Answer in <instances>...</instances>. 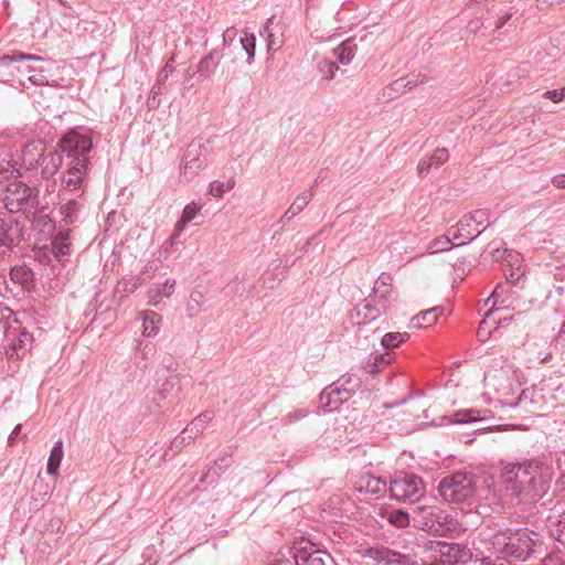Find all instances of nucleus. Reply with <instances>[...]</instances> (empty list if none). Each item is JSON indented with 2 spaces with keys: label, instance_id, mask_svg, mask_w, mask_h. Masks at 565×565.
I'll use <instances>...</instances> for the list:
<instances>
[{
  "label": "nucleus",
  "instance_id": "nucleus-1",
  "mask_svg": "<svg viewBox=\"0 0 565 565\" xmlns=\"http://www.w3.org/2000/svg\"><path fill=\"white\" fill-rule=\"evenodd\" d=\"M500 477L504 494L513 503L535 502L550 489L551 473L537 460L508 462Z\"/></svg>",
  "mask_w": 565,
  "mask_h": 565
},
{
  "label": "nucleus",
  "instance_id": "nucleus-2",
  "mask_svg": "<svg viewBox=\"0 0 565 565\" xmlns=\"http://www.w3.org/2000/svg\"><path fill=\"white\" fill-rule=\"evenodd\" d=\"M492 547L497 553L504 554L520 562H526L545 550L540 533L527 529H500L492 535Z\"/></svg>",
  "mask_w": 565,
  "mask_h": 565
},
{
  "label": "nucleus",
  "instance_id": "nucleus-3",
  "mask_svg": "<svg viewBox=\"0 0 565 565\" xmlns=\"http://www.w3.org/2000/svg\"><path fill=\"white\" fill-rule=\"evenodd\" d=\"M438 492L443 500L448 503L467 502L476 493V477L463 471L450 473L439 481Z\"/></svg>",
  "mask_w": 565,
  "mask_h": 565
},
{
  "label": "nucleus",
  "instance_id": "nucleus-4",
  "mask_svg": "<svg viewBox=\"0 0 565 565\" xmlns=\"http://www.w3.org/2000/svg\"><path fill=\"white\" fill-rule=\"evenodd\" d=\"M93 147L92 138L87 135L72 130L63 136L58 142V149L63 154V171H70L72 166L84 167L88 163V153Z\"/></svg>",
  "mask_w": 565,
  "mask_h": 565
},
{
  "label": "nucleus",
  "instance_id": "nucleus-5",
  "mask_svg": "<svg viewBox=\"0 0 565 565\" xmlns=\"http://www.w3.org/2000/svg\"><path fill=\"white\" fill-rule=\"evenodd\" d=\"M387 280L390 277L382 274L374 284L373 294L354 308L356 316L362 318L358 324L373 321L386 311L392 292Z\"/></svg>",
  "mask_w": 565,
  "mask_h": 565
},
{
  "label": "nucleus",
  "instance_id": "nucleus-6",
  "mask_svg": "<svg viewBox=\"0 0 565 565\" xmlns=\"http://www.w3.org/2000/svg\"><path fill=\"white\" fill-rule=\"evenodd\" d=\"M1 200L10 213L34 214V209L39 203L38 190L14 180L7 184Z\"/></svg>",
  "mask_w": 565,
  "mask_h": 565
},
{
  "label": "nucleus",
  "instance_id": "nucleus-7",
  "mask_svg": "<svg viewBox=\"0 0 565 565\" xmlns=\"http://www.w3.org/2000/svg\"><path fill=\"white\" fill-rule=\"evenodd\" d=\"M388 490L393 499L415 503L425 494V484L416 475L399 473L391 480Z\"/></svg>",
  "mask_w": 565,
  "mask_h": 565
},
{
  "label": "nucleus",
  "instance_id": "nucleus-8",
  "mask_svg": "<svg viewBox=\"0 0 565 565\" xmlns=\"http://www.w3.org/2000/svg\"><path fill=\"white\" fill-rule=\"evenodd\" d=\"M207 157L206 147L200 141H192L183 156V163L180 168V177L186 182L194 179L205 167Z\"/></svg>",
  "mask_w": 565,
  "mask_h": 565
},
{
  "label": "nucleus",
  "instance_id": "nucleus-9",
  "mask_svg": "<svg viewBox=\"0 0 565 565\" xmlns=\"http://www.w3.org/2000/svg\"><path fill=\"white\" fill-rule=\"evenodd\" d=\"M181 381L177 376L168 377L152 396V403L159 412L168 413L175 408L181 401Z\"/></svg>",
  "mask_w": 565,
  "mask_h": 565
},
{
  "label": "nucleus",
  "instance_id": "nucleus-10",
  "mask_svg": "<svg viewBox=\"0 0 565 565\" xmlns=\"http://www.w3.org/2000/svg\"><path fill=\"white\" fill-rule=\"evenodd\" d=\"M1 62H15L19 63L17 71L21 75L28 76V79L36 85H43L47 83V77L44 74L43 70H39L36 67L28 64L29 62H42L43 57L33 54H26L22 52H13L12 54L3 55L0 58Z\"/></svg>",
  "mask_w": 565,
  "mask_h": 565
},
{
  "label": "nucleus",
  "instance_id": "nucleus-11",
  "mask_svg": "<svg viewBox=\"0 0 565 565\" xmlns=\"http://www.w3.org/2000/svg\"><path fill=\"white\" fill-rule=\"evenodd\" d=\"M433 550L439 553L440 557L450 564L467 563L472 558L471 550L463 544L454 542H435Z\"/></svg>",
  "mask_w": 565,
  "mask_h": 565
},
{
  "label": "nucleus",
  "instance_id": "nucleus-12",
  "mask_svg": "<svg viewBox=\"0 0 565 565\" xmlns=\"http://www.w3.org/2000/svg\"><path fill=\"white\" fill-rule=\"evenodd\" d=\"M23 237V232L18 222L0 218V255H9L12 247L18 245Z\"/></svg>",
  "mask_w": 565,
  "mask_h": 565
},
{
  "label": "nucleus",
  "instance_id": "nucleus-13",
  "mask_svg": "<svg viewBox=\"0 0 565 565\" xmlns=\"http://www.w3.org/2000/svg\"><path fill=\"white\" fill-rule=\"evenodd\" d=\"M71 233L70 228H63L58 230L52 237V253L60 263H64L71 255Z\"/></svg>",
  "mask_w": 565,
  "mask_h": 565
},
{
  "label": "nucleus",
  "instance_id": "nucleus-14",
  "mask_svg": "<svg viewBox=\"0 0 565 565\" xmlns=\"http://www.w3.org/2000/svg\"><path fill=\"white\" fill-rule=\"evenodd\" d=\"M449 159V153L446 148H437L429 156L424 157L417 164V172L419 175L427 174L430 169L439 168Z\"/></svg>",
  "mask_w": 565,
  "mask_h": 565
},
{
  "label": "nucleus",
  "instance_id": "nucleus-15",
  "mask_svg": "<svg viewBox=\"0 0 565 565\" xmlns=\"http://www.w3.org/2000/svg\"><path fill=\"white\" fill-rule=\"evenodd\" d=\"M489 211L477 210L469 215H465L457 224L459 235H472V232L468 230L470 225H483V230L489 225Z\"/></svg>",
  "mask_w": 565,
  "mask_h": 565
},
{
  "label": "nucleus",
  "instance_id": "nucleus-16",
  "mask_svg": "<svg viewBox=\"0 0 565 565\" xmlns=\"http://www.w3.org/2000/svg\"><path fill=\"white\" fill-rule=\"evenodd\" d=\"M86 172L87 163H84V167L72 166L70 171H63L61 175L62 188L67 191H75L79 189Z\"/></svg>",
  "mask_w": 565,
  "mask_h": 565
},
{
  "label": "nucleus",
  "instance_id": "nucleus-17",
  "mask_svg": "<svg viewBox=\"0 0 565 565\" xmlns=\"http://www.w3.org/2000/svg\"><path fill=\"white\" fill-rule=\"evenodd\" d=\"M349 398H344L337 385H329L320 394V405L324 412L337 411Z\"/></svg>",
  "mask_w": 565,
  "mask_h": 565
},
{
  "label": "nucleus",
  "instance_id": "nucleus-18",
  "mask_svg": "<svg viewBox=\"0 0 565 565\" xmlns=\"http://www.w3.org/2000/svg\"><path fill=\"white\" fill-rule=\"evenodd\" d=\"M481 414L482 413L477 409H460L451 416L449 422L454 424H475L476 431L487 430L489 427L483 426L486 416Z\"/></svg>",
  "mask_w": 565,
  "mask_h": 565
},
{
  "label": "nucleus",
  "instance_id": "nucleus-19",
  "mask_svg": "<svg viewBox=\"0 0 565 565\" xmlns=\"http://www.w3.org/2000/svg\"><path fill=\"white\" fill-rule=\"evenodd\" d=\"M175 279H167L163 284L153 285L147 292L148 302L151 306H158L164 298L172 296L175 289Z\"/></svg>",
  "mask_w": 565,
  "mask_h": 565
},
{
  "label": "nucleus",
  "instance_id": "nucleus-20",
  "mask_svg": "<svg viewBox=\"0 0 565 565\" xmlns=\"http://www.w3.org/2000/svg\"><path fill=\"white\" fill-rule=\"evenodd\" d=\"M365 555L377 563H385L387 565L401 563L403 558V555L401 553H397L384 546L369 547L365 551Z\"/></svg>",
  "mask_w": 565,
  "mask_h": 565
},
{
  "label": "nucleus",
  "instance_id": "nucleus-21",
  "mask_svg": "<svg viewBox=\"0 0 565 565\" xmlns=\"http://www.w3.org/2000/svg\"><path fill=\"white\" fill-rule=\"evenodd\" d=\"M387 489L386 481L381 477L365 473L359 480V490L366 493L382 495L386 493Z\"/></svg>",
  "mask_w": 565,
  "mask_h": 565
},
{
  "label": "nucleus",
  "instance_id": "nucleus-22",
  "mask_svg": "<svg viewBox=\"0 0 565 565\" xmlns=\"http://www.w3.org/2000/svg\"><path fill=\"white\" fill-rule=\"evenodd\" d=\"M42 174L45 178H50L54 175L61 167H63V154L62 150L58 151H42V160H41Z\"/></svg>",
  "mask_w": 565,
  "mask_h": 565
},
{
  "label": "nucleus",
  "instance_id": "nucleus-23",
  "mask_svg": "<svg viewBox=\"0 0 565 565\" xmlns=\"http://www.w3.org/2000/svg\"><path fill=\"white\" fill-rule=\"evenodd\" d=\"M140 318L142 320V335L148 338L157 335L162 322L161 316L156 311L145 310L140 312Z\"/></svg>",
  "mask_w": 565,
  "mask_h": 565
},
{
  "label": "nucleus",
  "instance_id": "nucleus-24",
  "mask_svg": "<svg viewBox=\"0 0 565 565\" xmlns=\"http://www.w3.org/2000/svg\"><path fill=\"white\" fill-rule=\"evenodd\" d=\"M295 559L297 565H327L331 561V556L320 550L313 552L303 550L295 556Z\"/></svg>",
  "mask_w": 565,
  "mask_h": 565
},
{
  "label": "nucleus",
  "instance_id": "nucleus-25",
  "mask_svg": "<svg viewBox=\"0 0 565 565\" xmlns=\"http://www.w3.org/2000/svg\"><path fill=\"white\" fill-rule=\"evenodd\" d=\"M44 150V146L36 142L29 143L23 148L22 160L28 169H34L41 164L42 151Z\"/></svg>",
  "mask_w": 565,
  "mask_h": 565
},
{
  "label": "nucleus",
  "instance_id": "nucleus-26",
  "mask_svg": "<svg viewBox=\"0 0 565 565\" xmlns=\"http://www.w3.org/2000/svg\"><path fill=\"white\" fill-rule=\"evenodd\" d=\"M332 385L338 386L344 398H350L359 391L361 379L354 374H344L337 382L332 383Z\"/></svg>",
  "mask_w": 565,
  "mask_h": 565
},
{
  "label": "nucleus",
  "instance_id": "nucleus-27",
  "mask_svg": "<svg viewBox=\"0 0 565 565\" xmlns=\"http://www.w3.org/2000/svg\"><path fill=\"white\" fill-rule=\"evenodd\" d=\"M221 57L222 55L216 50H212L207 55L202 57L198 65L200 76L210 78L214 74Z\"/></svg>",
  "mask_w": 565,
  "mask_h": 565
},
{
  "label": "nucleus",
  "instance_id": "nucleus-28",
  "mask_svg": "<svg viewBox=\"0 0 565 565\" xmlns=\"http://www.w3.org/2000/svg\"><path fill=\"white\" fill-rule=\"evenodd\" d=\"M312 199V191L307 190L302 192L300 195H298L292 204L289 206V209L286 211V213L281 216L280 223H285L289 221L290 218L298 215L311 201Z\"/></svg>",
  "mask_w": 565,
  "mask_h": 565
},
{
  "label": "nucleus",
  "instance_id": "nucleus-29",
  "mask_svg": "<svg viewBox=\"0 0 565 565\" xmlns=\"http://www.w3.org/2000/svg\"><path fill=\"white\" fill-rule=\"evenodd\" d=\"M381 515L395 527L404 529L409 525L411 513L402 509H387Z\"/></svg>",
  "mask_w": 565,
  "mask_h": 565
},
{
  "label": "nucleus",
  "instance_id": "nucleus-30",
  "mask_svg": "<svg viewBox=\"0 0 565 565\" xmlns=\"http://www.w3.org/2000/svg\"><path fill=\"white\" fill-rule=\"evenodd\" d=\"M391 363V356L386 353H372L363 362V369L370 374H376Z\"/></svg>",
  "mask_w": 565,
  "mask_h": 565
},
{
  "label": "nucleus",
  "instance_id": "nucleus-31",
  "mask_svg": "<svg viewBox=\"0 0 565 565\" xmlns=\"http://www.w3.org/2000/svg\"><path fill=\"white\" fill-rule=\"evenodd\" d=\"M444 308L436 306L434 308L424 310L412 319L413 326L416 328L428 327L437 322L438 317L443 313Z\"/></svg>",
  "mask_w": 565,
  "mask_h": 565
},
{
  "label": "nucleus",
  "instance_id": "nucleus-32",
  "mask_svg": "<svg viewBox=\"0 0 565 565\" xmlns=\"http://www.w3.org/2000/svg\"><path fill=\"white\" fill-rule=\"evenodd\" d=\"M64 202L60 204L58 212L65 224H73L78 217L81 209L79 203L75 199H62Z\"/></svg>",
  "mask_w": 565,
  "mask_h": 565
},
{
  "label": "nucleus",
  "instance_id": "nucleus-33",
  "mask_svg": "<svg viewBox=\"0 0 565 565\" xmlns=\"http://www.w3.org/2000/svg\"><path fill=\"white\" fill-rule=\"evenodd\" d=\"M427 82V77L424 74H409L405 77H401L396 79L391 89L395 92H401L403 89H412L418 85L425 84Z\"/></svg>",
  "mask_w": 565,
  "mask_h": 565
},
{
  "label": "nucleus",
  "instance_id": "nucleus-34",
  "mask_svg": "<svg viewBox=\"0 0 565 565\" xmlns=\"http://www.w3.org/2000/svg\"><path fill=\"white\" fill-rule=\"evenodd\" d=\"M337 60L347 65L351 63L356 53V45L352 39H348L333 50Z\"/></svg>",
  "mask_w": 565,
  "mask_h": 565
},
{
  "label": "nucleus",
  "instance_id": "nucleus-35",
  "mask_svg": "<svg viewBox=\"0 0 565 565\" xmlns=\"http://www.w3.org/2000/svg\"><path fill=\"white\" fill-rule=\"evenodd\" d=\"M64 452H63V441L58 439L50 454L49 460H47V473L51 476H57L60 465L63 460Z\"/></svg>",
  "mask_w": 565,
  "mask_h": 565
},
{
  "label": "nucleus",
  "instance_id": "nucleus-36",
  "mask_svg": "<svg viewBox=\"0 0 565 565\" xmlns=\"http://www.w3.org/2000/svg\"><path fill=\"white\" fill-rule=\"evenodd\" d=\"M202 210V205L195 202H191L185 205L181 217L178 221V230L185 227Z\"/></svg>",
  "mask_w": 565,
  "mask_h": 565
},
{
  "label": "nucleus",
  "instance_id": "nucleus-37",
  "mask_svg": "<svg viewBox=\"0 0 565 565\" xmlns=\"http://www.w3.org/2000/svg\"><path fill=\"white\" fill-rule=\"evenodd\" d=\"M11 280L22 286H26L33 277V273L25 266L13 267L10 271Z\"/></svg>",
  "mask_w": 565,
  "mask_h": 565
},
{
  "label": "nucleus",
  "instance_id": "nucleus-38",
  "mask_svg": "<svg viewBox=\"0 0 565 565\" xmlns=\"http://www.w3.org/2000/svg\"><path fill=\"white\" fill-rule=\"evenodd\" d=\"M408 337L407 332H388L382 337L381 343L385 349H394L405 342Z\"/></svg>",
  "mask_w": 565,
  "mask_h": 565
},
{
  "label": "nucleus",
  "instance_id": "nucleus-39",
  "mask_svg": "<svg viewBox=\"0 0 565 565\" xmlns=\"http://www.w3.org/2000/svg\"><path fill=\"white\" fill-rule=\"evenodd\" d=\"M235 185L234 179H228L226 182L213 181L210 183L209 193L217 199H221L224 193L231 191Z\"/></svg>",
  "mask_w": 565,
  "mask_h": 565
},
{
  "label": "nucleus",
  "instance_id": "nucleus-40",
  "mask_svg": "<svg viewBox=\"0 0 565 565\" xmlns=\"http://www.w3.org/2000/svg\"><path fill=\"white\" fill-rule=\"evenodd\" d=\"M318 72L321 75V79L331 81L335 76V72L339 70L338 65L333 61L321 60L318 63Z\"/></svg>",
  "mask_w": 565,
  "mask_h": 565
},
{
  "label": "nucleus",
  "instance_id": "nucleus-41",
  "mask_svg": "<svg viewBox=\"0 0 565 565\" xmlns=\"http://www.w3.org/2000/svg\"><path fill=\"white\" fill-rule=\"evenodd\" d=\"M211 419L209 414H202L191 422V424L183 430V434L188 435V438H193V434L198 435L204 428V424Z\"/></svg>",
  "mask_w": 565,
  "mask_h": 565
},
{
  "label": "nucleus",
  "instance_id": "nucleus-42",
  "mask_svg": "<svg viewBox=\"0 0 565 565\" xmlns=\"http://www.w3.org/2000/svg\"><path fill=\"white\" fill-rule=\"evenodd\" d=\"M454 244L451 243L450 238L447 236H439L431 241L428 246L427 250L431 254L449 250Z\"/></svg>",
  "mask_w": 565,
  "mask_h": 565
},
{
  "label": "nucleus",
  "instance_id": "nucleus-43",
  "mask_svg": "<svg viewBox=\"0 0 565 565\" xmlns=\"http://www.w3.org/2000/svg\"><path fill=\"white\" fill-rule=\"evenodd\" d=\"M32 342H33L32 334L25 330H22L19 333L17 340H14L13 348L15 350L19 349L22 351V353H24L31 349Z\"/></svg>",
  "mask_w": 565,
  "mask_h": 565
},
{
  "label": "nucleus",
  "instance_id": "nucleus-44",
  "mask_svg": "<svg viewBox=\"0 0 565 565\" xmlns=\"http://www.w3.org/2000/svg\"><path fill=\"white\" fill-rule=\"evenodd\" d=\"M241 43L246 54L248 55V64H250L255 56L256 38L253 33H245L244 36L241 38Z\"/></svg>",
  "mask_w": 565,
  "mask_h": 565
},
{
  "label": "nucleus",
  "instance_id": "nucleus-45",
  "mask_svg": "<svg viewBox=\"0 0 565 565\" xmlns=\"http://www.w3.org/2000/svg\"><path fill=\"white\" fill-rule=\"evenodd\" d=\"M173 62H174V57L171 56L168 60V62L166 63V65L163 66V68L160 71L158 78H157L158 85L166 83L167 79L169 78L170 74H172V72H173L172 63Z\"/></svg>",
  "mask_w": 565,
  "mask_h": 565
},
{
  "label": "nucleus",
  "instance_id": "nucleus-46",
  "mask_svg": "<svg viewBox=\"0 0 565 565\" xmlns=\"http://www.w3.org/2000/svg\"><path fill=\"white\" fill-rule=\"evenodd\" d=\"M543 565H565V553L554 552L544 557Z\"/></svg>",
  "mask_w": 565,
  "mask_h": 565
},
{
  "label": "nucleus",
  "instance_id": "nucleus-47",
  "mask_svg": "<svg viewBox=\"0 0 565 565\" xmlns=\"http://www.w3.org/2000/svg\"><path fill=\"white\" fill-rule=\"evenodd\" d=\"M492 313V311H489L487 315H486V318L481 321L480 326H479V329H478V332H477V337L480 341H486L487 339H489L490 334H491V331L488 330V319L490 317V315Z\"/></svg>",
  "mask_w": 565,
  "mask_h": 565
},
{
  "label": "nucleus",
  "instance_id": "nucleus-48",
  "mask_svg": "<svg viewBox=\"0 0 565 565\" xmlns=\"http://www.w3.org/2000/svg\"><path fill=\"white\" fill-rule=\"evenodd\" d=\"M308 414H309V412L306 409H298L292 413H289L285 417L284 422H285V424H292V423L297 422L298 419L305 418Z\"/></svg>",
  "mask_w": 565,
  "mask_h": 565
},
{
  "label": "nucleus",
  "instance_id": "nucleus-49",
  "mask_svg": "<svg viewBox=\"0 0 565 565\" xmlns=\"http://www.w3.org/2000/svg\"><path fill=\"white\" fill-rule=\"evenodd\" d=\"M145 284V279L141 275L134 277L130 281L124 284V289L129 292H134L139 286Z\"/></svg>",
  "mask_w": 565,
  "mask_h": 565
},
{
  "label": "nucleus",
  "instance_id": "nucleus-50",
  "mask_svg": "<svg viewBox=\"0 0 565 565\" xmlns=\"http://www.w3.org/2000/svg\"><path fill=\"white\" fill-rule=\"evenodd\" d=\"M264 33L266 34V41H267V49L268 51H276L279 49V45L276 42V39L273 34V32L269 30V26L266 25L264 28Z\"/></svg>",
  "mask_w": 565,
  "mask_h": 565
},
{
  "label": "nucleus",
  "instance_id": "nucleus-51",
  "mask_svg": "<svg viewBox=\"0 0 565 565\" xmlns=\"http://www.w3.org/2000/svg\"><path fill=\"white\" fill-rule=\"evenodd\" d=\"M544 98L552 100L553 103H559L564 100V93L561 89L546 90L543 94Z\"/></svg>",
  "mask_w": 565,
  "mask_h": 565
},
{
  "label": "nucleus",
  "instance_id": "nucleus-52",
  "mask_svg": "<svg viewBox=\"0 0 565 565\" xmlns=\"http://www.w3.org/2000/svg\"><path fill=\"white\" fill-rule=\"evenodd\" d=\"M565 0H536V7L540 10H545L547 8H554L563 4Z\"/></svg>",
  "mask_w": 565,
  "mask_h": 565
},
{
  "label": "nucleus",
  "instance_id": "nucleus-53",
  "mask_svg": "<svg viewBox=\"0 0 565 565\" xmlns=\"http://www.w3.org/2000/svg\"><path fill=\"white\" fill-rule=\"evenodd\" d=\"M511 267H513L514 265H520L521 263V258H520V255L518 253H514L512 250L508 252L507 255H505V259H504Z\"/></svg>",
  "mask_w": 565,
  "mask_h": 565
},
{
  "label": "nucleus",
  "instance_id": "nucleus-54",
  "mask_svg": "<svg viewBox=\"0 0 565 565\" xmlns=\"http://www.w3.org/2000/svg\"><path fill=\"white\" fill-rule=\"evenodd\" d=\"M236 36V31L234 28H228L224 33H223V43L225 46L227 45H231V43L234 41Z\"/></svg>",
  "mask_w": 565,
  "mask_h": 565
},
{
  "label": "nucleus",
  "instance_id": "nucleus-55",
  "mask_svg": "<svg viewBox=\"0 0 565 565\" xmlns=\"http://www.w3.org/2000/svg\"><path fill=\"white\" fill-rule=\"evenodd\" d=\"M551 183L556 189H565V173L556 174L551 179Z\"/></svg>",
  "mask_w": 565,
  "mask_h": 565
},
{
  "label": "nucleus",
  "instance_id": "nucleus-56",
  "mask_svg": "<svg viewBox=\"0 0 565 565\" xmlns=\"http://www.w3.org/2000/svg\"><path fill=\"white\" fill-rule=\"evenodd\" d=\"M468 230H470L472 232V235H459V231L457 230V233L454 234V238H459V237H467L469 238V242H471L472 239H475L476 237H478L482 232L483 230L481 231H477L476 227L473 225H470L468 227Z\"/></svg>",
  "mask_w": 565,
  "mask_h": 565
},
{
  "label": "nucleus",
  "instance_id": "nucleus-57",
  "mask_svg": "<svg viewBox=\"0 0 565 565\" xmlns=\"http://www.w3.org/2000/svg\"><path fill=\"white\" fill-rule=\"evenodd\" d=\"M556 540L565 545V516L559 521V526L556 530Z\"/></svg>",
  "mask_w": 565,
  "mask_h": 565
},
{
  "label": "nucleus",
  "instance_id": "nucleus-58",
  "mask_svg": "<svg viewBox=\"0 0 565 565\" xmlns=\"http://www.w3.org/2000/svg\"><path fill=\"white\" fill-rule=\"evenodd\" d=\"M140 352L145 358L152 356L154 354V347L150 342H146L141 344Z\"/></svg>",
  "mask_w": 565,
  "mask_h": 565
},
{
  "label": "nucleus",
  "instance_id": "nucleus-59",
  "mask_svg": "<svg viewBox=\"0 0 565 565\" xmlns=\"http://www.w3.org/2000/svg\"><path fill=\"white\" fill-rule=\"evenodd\" d=\"M521 276H522V271L520 270L519 267H516L515 270L511 269L510 274L505 275L507 281L513 282V284H515L520 279Z\"/></svg>",
  "mask_w": 565,
  "mask_h": 565
},
{
  "label": "nucleus",
  "instance_id": "nucleus-60",
  "mask_svg": "<svg viewBox=\"0 0 565 565\" xmlns=\"http://www.w3.org/2000/svg\"><path fill=\"white\" fill-rule=\"evenodd\" d=\"M503 288L504 286L503 285H498L493 292L491 294V296L489 297V299L487 300V302L493 300V305L497 303L498 299L502 296V291H503Z\"/></svg>",
  "mask_w": 565,
  "mask_h": 565
},
{
  "label": "nucleus",
  "instance_id": "nucleus-61",
  "mask_svg": "<svg viewBox=\"0 0 565 565\" xmlns=\"http://www.w3.org/2000/svg\"><path fill=\"white\" fill-rule=\"evenodd\" d=\"M512 18V13L507 12L498 18L495 21V29L499 30L503 28V25Z\"/></svg>",
  "mask_w": 565,
  "mask_h": 565
},
{
  "label": "nucleus",
  "instance_id": "nucleus-62",
  "mask_svg": "<svg viewBox=\"0 0 565 565\" xmlns=\"http://www.w3.org/2000/svg\"><path fill=\"white\" fill-rule=\"evenodd\" d=\"M185 227H182L180 231L178 230V222L175 223L173 233L170 237V239L166 243L167 246L171 247L174 244V241L181 235V233L184 231Z\"/></svg>",
  "mask_w": 565,
  "mask_h": 565
},
{
  "label": "nucleus",
  "instance_id": "nucleus-63",
  "mask_svg": "<svg viewBox=\"0 0 565 565\" xmlns=\"http://www.w3.org/2000/svg\"><path fill=\"white\" fill-rule=\"evenodd\" d=\"M507 253H508L507 249L501 250L500 248H495L494 250H492V259L495 262H498L500 259H505Z\"/></svg>",
  "mask_w": 565,
  "mask_h": 565
},
{
  "label": "nucleus",
  "instance_id": "nucleus-64",
  "mask_svg": "<svg viewBox=\"0 0 565 565\" xmlns=\"http://www.w3.org/2000/svg\"><path fill=\"white\" fill-rule=\"evenodd\" d=\"M20 430H21V425H17L14 427V429L12 430V433L10 434L9 438H8V441L10 444H13L14 439L18 437V435L20 434Z\"/></svg>",
  "mask_w": 565,
  "mask_h": 565
}]
</instances>
